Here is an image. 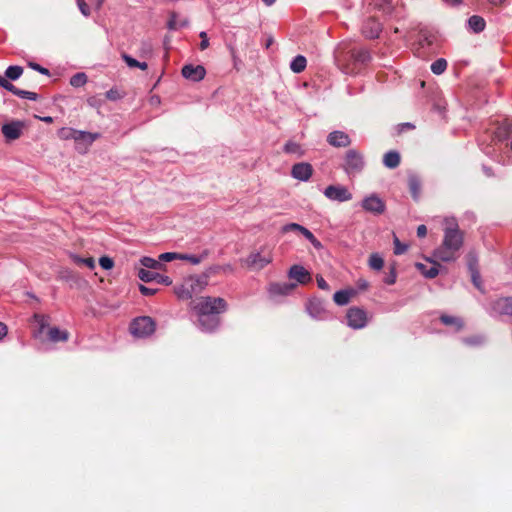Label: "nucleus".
<instances>
[{"label":"nucleus","mask_w":512,"mask_h":512,"mask_svg":"<svg viewBox=\"0 0 512 512\" xmlns=\"http://www.w3.org/2000/svg\"><path fill=\"white\" fill-rule=\"evenodd\" d=\"M362 208L371 214L380 215L385 212L386 204L377 194H370L361 202Z\"/></svg>","instance_id":"6e6552de"},{"label":"nucleus","mask_w":512,"mask_h":512,"mask_svg":"<svg viewBox=\"0 0 512 512\" xmlns=\"http://www.w3.org/2000/svg\"><path fill=\"white\" fill-rule=\"evenodd\" d=\"M0 86H2L3 88L7 89L8 91H10L12 93H14V91L16 89L14 85H12L9 81H7L2 76H0Z\"/></svg>","instance_id":"8fccbe9b"},{"label":"nucleus","mask_w":512,"mask_h":512,"mask_svg":"<svg viewBox=\"0 0 512 512\" xmlns=\"http://www.w3.org/2000/svg\"><path fill=\"white\" fill-rule=\"evenodd\" d=\"M327 141L334 147H348L351 143L350 137L343 131L331 132L327 137Z\"/></svg>","instance_id":"dca6fc26"},{"label":"nucleus","mask_w":512,"mask_h":512,"mask_svg":"<svg viewBox=\"0 0 512 512\" xmlns=\"http://www.w3.org/2000/svg\"><path fill=\"white\" fill-rule=\"evenodd\" d=\"M87 83V75L85 73H77L70 79V84L73 87H82Z\"/></svg>","instance_id":"473e14b6"},{"label":"nucleus","mask_w":512,"mask_h":512,"mask_svg":"<svg viewBox=\"0 0 512 512\" xmlns=\"http://www.w3.org/2000/svg\"><path fill=\"white\" fill-rule=\"evenodd\" d=\"M200 37L202 39L201 43H200V49L205 50L209 46V39H208L207 33L204 31L200 32Z\"/></svg>","instance_id":"3c124183"},{"label":"nucleus","mask_w":512,"mask_h":512,"mask_svg":"<svg viewBox=\"0 0 512 512\" xmlns=\"http://www.w3.org/2000/svg\"><path fill=\"white\" fill-rule=\"evenodd\" d=\"M273 262V253L271 250L261 248L249 253L241 264L249 271H260Z\"/></svg>","instance_id":"7ed1b4c3"},{"label":"nucleus","mask_w":512,"mask_h":512,"mask_svg":"<svg viewBox=\"0 0 512 512\" xmlns=\"http://www.w3.org/2000/svg\"><path fill=\"white\" fill-rule=\"evenodd\" d=\"M444 224L443 243L436 249L434 256L443 262H450L456 259V254L463 245V235L454 218H446Z\"/></svg>","instance_id":"f257e3e1"},{"label":"nucleus","mask_w":512,"mask_h":512,"mask_svg":"<svg viewBox=\"0 0 512 512\" xmlns=\"http://www.w3.org/2000/svg\"><path fill=\"white\" fill-rule=\"evenodd\" d=\"M48 337L52 342H65L69 338V333L66 330H61L58 327H48Z\"/></svg>","instance_id":"aec40b11"},{"label":"nucleus","mask_w":512,"mask_h":512,"mask_svg":"<svg viewBox=\"0 0 512 512\" xmlns=\"http://www.w3.org/2000/svg\"><path fill=\"white\" fill-rule=\"evenodd\" d=\"M63 137L68 139L71 138L77 143L92 144L97 138L98 134H92L90 132L78 131L75 129H64L62 131Z\"/></svg>","instance_id":"9d476101"},{"label":"nucleus","mask_w":512,"mask_h":512,"mask_svg":"<svg viewBox=\"0 0 512 512\" xmlns=\"http://www.w3.org/2000/svg\"><path fill=\"white\" fill-rule=\"evenodd\" d=\"M23 73V68L20 66H9L6 71L5 75L11 80H16L20 78V76Z\"/></svg>","instance_id":"72a5a7b5"},{"label":"nucleus","mask_w":512,"mask_h":512,"mask_svg":"<svg viewBox=\"0 0 512 512\" xmlns=\"http://www.w3.org/2000/svg\"><path fill=\"white\" fill-rule=\"evenodd\" d=\"M441 321L445 325L455 326L457 330H461L464 327L463 321L461 319L453 317V316L443 315V316H441Z\"/></svg>","instance_id":"2f4dec72"},{"label":"nucleus","mask_w":512,"mask_h":512,"mask_svg":"<svg viewBox=\"0 0 512 512\" xmlns=\"http://www.w3.org/2000/svg\"><path fill=\"white\" fill-rule=\"evenodd\" d=\"M175 294L179 299L186 300L193 296V288L189 286L186 279L184 282L175 288Z\"/></svg>","instance_id":"4be33fe9"},{"label":"nucleus","mask_w":512,"mask_h":512,"mask_svg":"<svg viewBox=\"0 0 512 512\" xmlns=\"http://www.w3.org/2000/svg\"><path fill=\"white\" fill-rule=\"evenodd\" d=\"M445 1L451 5H458L461 3V0H445Z\"/></svg>","instance_id":"680f3d73"},{"label":"nucleus","mask_w":512,"mask_h":512,"mask_svg":"<svg viewBox=\"0 0 512 512\" xmlns=\"http://www.w3.org/2000/svg\"><path fill=\"white\" fill-rule=\"evenodd\" d=\"M464 342L468 345H481L483 343V337L482 336H472L467 337L464 339Z\"/></svg>","instance_id":"a18cd8bd"},{"label":"nucleus","mask_w":512,"mask_h":512,"mask_svg":"<svg viewBox=\"0 0 512 512\" xmlns=\"http://www.w3.org/2000/svg\"><path fill=\"white\" fill-rule=\"evenodd\" d=\"M306 58L302 55L296 56L290 64V68L295 73H300L306 68Z\"/></svg>","instance_id":"cd10ccee"},{"label":"nucleus","mask_w":512,"mask_h":512,"mask_svg":"<svg viewBox=\"0 0 512 512\" xmlns=\"http://www.w3.org/2000/svg\"><path fill=\"white\" fill-rule=\"evenodd\" d=\"M138 277L144 282L158 281L165 285H170L172 280L168 276H163L158 273L148 271L144 268L139 269Z\"/></svg>","instance_id":"f3484780"},{"label":"nucleus","mask_w":512,"mask_h":512,"mask_svg":"<svg viewBox=\"0 0 512 512\" xmlns=\"http://www.w3.org/2000/svg\"><path fill=\"white\" fill-rule=\"evenodd\" d=\"M44 121H46V122H51V121H52V118H51V117H46V118H44Z\"/></svg>","instance_id":"338daca9"},{"label":"nucleus","mask_w":512,"mask_h":512,"mask_svg":"<svg viewBox=\"0 0 512 512\" xmlns=\"http://www.w3.org/2000/svg\"><path fill=\"white\" fill-rule=\"evenodd\" d=\"M122 59L125 61L129 68H139L141 70H146L148 68L146 62H140L128 54H122Z\"/></svg>","instance_id":"bb28decb"},{"label":"nucleus","mask_w":512,"mask_h":512,"mask_svg":"<svg viewBox=\"0 0 512 512\" xmlns=\"http://www.w3.org/2000/svg\"><path fill=\"white\" fill-rule=\"evenodd\" d=\"M182 76L191 82H199L204 79L206 70L202 65H184L181 70Z\"/></svg>","instance_id":"9b49d317"},{"label":"nucleus","mask_w":512,"mask_h":512,"mask_svg":"<svg viewBox=\"0 0 512 512\" xmlns=\"http://www.w3.org/2000/svg\"><path fill=\"white\" fill-rule=\"evenodd\" d=\"M69 258L73 263H75L78 266H85L90 270H94L96 267L95 260L93 257L83 258L78 254L70 253Z\"/></svg>","instance_id":"412c9836"},{"label":"nucleus","mask_w":512,"mask_h":512,"mask_svg":"<svg viewBox=\"0 0 512 512\" xmlns=\"http://www.w3.org/2000/svg\"><path fill=\"white\" fill-rule=\"evenodd\" d=\"M295 289V284L287 282L271 283L268 287V292L271 296H286Z\"/></svg>","instance_id":"2eb2a0df"},{"label":"nucleus","mask_w":512,"mask_h":512,"mask_svg":"<svg viewBox=\"0 0 512 512\" xmlns=\"http://www.w3.org/2000/svg\"><path fill=\"white\" fill-rule=\"evenodd\" d=\"M178 260L188 261V262H190V263H191V264H193V265H197V264H199V263H200L201 258H200V257H198V256H195V255H190V254H180V253H179Z\"/></svg>","instance_id":"79ce46f5"},{"label":"nucleus","mask_w":512,"mask_h":512,"mask_svg":"<svg viewBox=\"0 0 512 512\" xmlns=\"http://www.w3.org/2000/svg\"><path fill=\"white\" fill-rule=\"evenodd\" d=\"M284 150L287 153L294 154V155H297V156H302L303 153H304L302 147L298 143L292 142V141L288 142L285 145Z\"/></svg>","instance_id":"f704fd0d"},{"label":"nucleus","mask_w":512,"mask_h":512,"mask_svg":"<svg viewBox=\"0 0 512 512\" xmlns=\"http://www.w3.org/2000/svg\"><path fill=\"white\" fill-rule=\"evenodd\" d=\"M100 266L105 270H111L114 267V261L108 256H102L99 259Z\"/></svg>","instance_id":"a19ab883"},{"label":"nucleus","mask_w":512,"mask_h":512,"mask_svg":"<svg viewBox=\"0 0 512 512\" xmlns=\"http://www.w3.org/2000/svg\"><path fill=\"white\" fill-rule=\"evenodd\" d=\"M364 33L368 38H376L379 36L381 26L374 20H369L364 26Z\"/></svg>","instance_id":"5701e85b"},{"label":"nucleus","mask_w":512,"mask_h":512,"mask_svg":"<svg viewBox=\"0 0 512 512\" xmlns=\"http://www.w3.org/2000/svg\"><path fill=\"white\" fill-rule=\"evenodd\" d=\"M469 26L475 32H480L485 28V21L480 16H472L469 18Z\"/></svg>","instance_id":"c756f323"},{"label":"nucleus","mask_w":512,"mask_h":512,"mask_svg":"<svg viewBox=\"0 0 512 512\" xmlns=\"http://www.w3.org/2000/svg\"><path fill=\"white\" fill-rule=\"evenodd\" d=\"M34 320L39 325L38 333H42L45 328H48V320L49 318L45 315H35Z\"/></svg>","instance_id":"58836bf2"},{"label":"nucleus","mask_w":512,"mask_h":512,"mask_svg":"<svg viewBox=\"0 0 512 512\" xmlns=\"http://www.w3.org/2000/svg\"><path fill=\"white\" fill-rule=\"evenodd\" d=\"M313 168L309 163L301 162L292 167V176L299 181H308L312 176Z\"/></svg>","instance_id":"4468645a"},{"label":"nucleus","mask_w":512,"mask_h":512,"mask_svg":"<svg viewBox=\"0 0 512 512\" xmlns=\"http://www.w3.org/2000/svg\"><path fill=\"white\" fill-rule=\"evenodd\" d=\"M308 310L312 316L316 317L317 315H319L322 312L323 308L319 302H311L309 304Z\"/></svg>","instance_id":"37998d69"},{"label":"nucleus","mask_w":512,"mask_h":512,"mask_svg":"<svg viewBox=\"0 0 512 512\" xmlns=\"http://www.w3.org/2000/svg\"><path fill=\"white\" fill-rule=\"evenodd\" d=\"M384 282L388 285H393L396 282V271L394 267H391L389 274L384 279Z\"/></svg>","instance_id":"09e8293b"},{"label":"nucleus","mask_w":512,"mask_h":512,"mask_svg":"<svg viewBox=\"0 0 512 512\" xmlns=\"http://www.w3.org/2000/svg\"><path fill=\"white\" fill-rule=\"evenodd\" d=\"M354 294L352 290H340L334 294L333 299L337 305L343 306L349 303Z\"/></svg>","instance_id":"b1692460"},{"label":"nucleus","mask_w":512,"mask_h":512,"mask_svg":"<svg viewBox=\"0 0 512 512\" xmlns=\"http://www.w3.org/2000/svg\"><path fill=\"white\" fill-rule=\"evenodd\" d=\"M288 278L295 284V288L299 285H306L312 281L311 273L302 265H292L288 270Z\"/></svg>","instance_id":"0eeeda50"},{"label":"nucleus","mask_w":512,"mask_h":512,"mask_svg":"<svg viewBox=\"0 0 512 512\" xmlns=\"http://www.w3.org/2000/svg\"><path fill=\"white\" fill-rule=\"evenodd\" d=\"M493 310L498 315L512 316V298L496 301L493 305Z\"/></svg>","instance_id":"6ab92c4d"},{"label":"nucleus","mask_w":512,"mask_h":512,"mask_svg":"<svg viewBox=\"0 0 512 512\" xmlns=\"http://www.w3.org/2000/svg\"><path fill=\"white\" fill-rule=\"evenodd\" d=\"M276 0H263V2L267 5V6H270L272 4L275 3Z\"/></svg>","instance_id":"0e129e2a"},{"label":"nucleus","mask_w":512,"mask_h":512,"mask_svg":"<svg viewBox=\"0 0 512 512\" xmlns=\"http://www.w3.org/2000/svg\"><path fill=\"white\" fill-rule=\"evenodd\" d=\"M416 268L427 278H434L439 273V264L432 260L416 263Z\"/></svg>","instance_id":"a211bd4d"},{"label":"nucleus","mask_w":512,"mask_h":512,"mask_svg":"<svg viewBox=\"0 0 512 512\" xmlns=\"http://www.w3.org/2000/svg\"><path fill=\"white\" fill-rule=\"evenodd\" d=\"M324 195L329 200L346 202L352 199L351 192L342 185H329L324 190Z\"/></svg>","instance_id":"1a4fd4ad"},{"label":"nucleus","mask_w":512,"mask_h":512,"mask_svg":"<svg viewBox=\"0 0 512 512\" xmlns=\"http://www.w3.org/2000/svg\"><path fill=\"white\" fill-rule=\"evenodd\" d=\"M346 319L349 327L362 329L368 323L367 312L360 307H351L347 310Z\"/></svg>","instance_id":"423d86ee"},{"label":"nucleus","mask_w":512,"mask_h":512,"mask_svg":"<svg viewBox=\"0 0 512 512\" xmlns=\"http://www.w3.org/2000/svg\"><path fill=\"white\" fill-rule=\"evenodd\" d=\"M140 263L143 267L155 270H163L165 266L158 260H155L150 257H143L140 260Z\"/></svg>","instance_id":"c85d7f7f"},{"label":"nucleus","mask_w":512,"mask_h":512,"mask_svg":"<svg viewBox=\"0 0 512 512\" xmlns=\"http://www.w3.org/2000/svg\"><path fill=\"white\" fill-rule=\"evenodd\" d=\"M417 235L420 237V238H423L427 235V228L425 225H420L418 226L417 228Z\"/></svg>","instance_id":"13d9d810"},{"label":"nucleus","mask_w":512,"mask_h":512,"mask_svg":"<svg viewBox=\"0 0 512 512\" xmlns=\"http://www.w3.org/2000/svg\"><path fill=\"white\" fill-rule=\"evenodd\" d=\"M150 103L152 105H159L160 104V98L158 96L154 95V96H152L150 98Z\"/></svg>","instance_id":"052dcab7"},{"label":"nucleus","mask_w":512,"mask_h":512,"mask_svg":"<svg viewBox=\"0 0 512 512\" xmlns=\"http://www.w3.org/2000/svg\"><path fill=\"white\" fill-rule=\"evenodd\" d=\"M494 5L502 4L505 0H489Z\"/></svg>","instance_id":"e2e57ef3"},{"label":"nucleus","mask_w":512,"mask_h":512,"mask_svg":"<svg viewBox=\"0 0 512 512\" xmlns=\"http://www.w3.org/2000/svg\"><path fill=\"white\" fill-rule=\"evenodd\" d=\"M139 289H140L141 293L145 296L153 295L156 292V290L148 288L144 285H140Z\"/></svg>","instance_id":"4d7b16f0"},{"label":"nucleus","mask_w":512,"mask_h":512,"mask_svg":"<svg viewBox=\"0 0 512 512\" xmlns=\"http://www.w3.org/2000/svg\"><path fill=\"white\" fill-rule=\"evenodd\" d=\"M316 280H317V284H318V287L322 290H330V287L328 285V283L324 280V278L320 275H318L316 277Z\"/></svg>","instance_id":"864d4df0"},{"label":"nucleus","mask_w":512,"mask_h":512,"mask_svg":"<svg viewBox=\"0 0 512 512\" xmlns=\"http://www.w3.org/2000/svg\"><path fill=\"white\" fill-rule=\"evenodd\" d=\"M7 335V326L0 322V340H2Z\"/></svg>","instance_id":"bf43d9fd"},{"label":"nucleus","mask_w":512,"mask_h":512,"mask_svg":"<svg viewBox=\"0 0 512 512\" xmlns=\"http://www.w3.org/2000/svg\"><path fill=\"white\" fill-rule=\"evenodd\" d=\"M186 281L193 288V294L203 291L207 286L206 280L199 277H189Z\"/></svg>","instance_id":"393cba45"},{"label":"nucleus","mask_w":512,"mask_h":512,"mask_svg":"<svg viewBox=\"0 0 512 512\" xmlns=\"http://www.w3.org/2000/svg\"><path fill=\"white\" fill-rule=\"evenodd\" d=\"M384 164L388 168H395L400 163V155L396 151H390L384 155Z\"/></svg>","instance_id":"a878e982"},{"label":"nucleus","mask_w":512,"mask_h":512,"mask_svg":"<svg viewBox=\"0 0 512 512\" xmlns=\"http://www.w3.org/2000/svg\"><path fill=\"white\" fill-rule=\"evenodd\" d=\"M59 277L65 281H74L77 276L69 269L63 268L59 272Z\"/></svg>","instance_id":"ea45409f"},{"label":"nucleus","mask_w":512,"mask_h":512,"mask_svg":"<svg viewBox=\"0 0 512 512\" xmlns=\"http://www.w3.org/2000/svg\"><path fill=\"white\" fill-rule=\"evenodd\" d=\"M14 94L22 97V98H27V99H30V100H35L36 99V94L33 93V92H29V91H23V90H19V89H15L14 91Z\"/></svg>","instance_id":"49530a36"},{"label":"nucleus","mask_w":512,"mask_h":512,"mask_svg":"<svg viewBox=\"0 0 512 512\" xmlns=\"http://www.w3.org/2000/svg\"><path fill=\"white\" fill-rule=\"evenodd\" d=\"M410 190L415 199H418L421 189V184L417 178H410L409 180Z\"/></svg>","instance_id":"4c0bfd02"},{"label":"nucleus","mask_w":512,"mask_h":512,"mask_svg":"<svg viewBox=\"0 0 512 512\" xmlns=\"http://www.w3.org/2000/svg\"><path fill=\"white\" fill-rule=\"evenodd\" d=\"M29 66H30L32 69H34V70H36V71H38V72H40V73H42V74H44V75H49V71H48L46 68L41 67V66H40V65H38L37 63L30 62V63H29Z\"/></svg>","instance_id":"5fc2aeb1"},{"label":"nucleus","mask_w":512,"mask_h":512,"mask_svg":"<svg viewBox=\"0 0 512 512\" xmlns=\"http://www.w3.org/2000/svg\"><path fill=\"white\" fill-rule=\"evenodd\" d=\"M227 309L228 303L222 297L202 296L196 299L192 305V310L198 315L201 326L206 330L217 328L219 321L216 319L205 321L203 317L222 314Z\"/></svg>","instance_id":"f03ea898"},{"label":"nucleus","mask_w":512,"mask_h":512,"mask_svg":"<svg viewBox=\"0 0 512 512\" xmlns=\"http://www.w3.org/2000/svg\"><path fill=\"white\" fill-rule=\"evenodd\" d=\"M403 127L411 128V127H413V126L407 123V124H404V125H403Z\"/></svg>","instance_id":"774afa93"},{"label":"nucleus","mask_w":512,"mask_h":512,"mask_svg":"<svg viewBox=\"0 0 512 512\" xmlns=\"http://www.w3.org/2000/svg\"><path fill=\"white\" fill-rule=\"evenodd\" d=\"M155 329V322L148 316L135 318L130 324V332L136 338L149 337L155 332Z\"/></svg>","instance_id":"20e7f679"},{"label":"nucleus","mask_w":512,"mask_h":512,"mask_svg":"<svg viewBox=\"0 0 512 512\" xmlns=\"http://www.w3.org/2000/svg\"><path fill=\"white\" fill-rule=\"evenodd\" d=\"M24 127V122L12 121L2 126V133L7 140H16L22 135Z\"/></svg>","instance_id":"f8f14e48"},{"label":"nucleus","mask_w":512,"mask_h":512,"mask_svg":"<svg viewBox=\"0 0 512 512\" xmlns=\"http://www.w3.org/2000/svg\"><path fill=\"white\" fill-rule=\"evenodd\" d=\"M446 67H447L446 60L443 58H440V59L436 60L434 63H432L431 70L434 74L440 75L446 70Z\"/></svg>","instance_id":"c9c22d12"},{"label":"nucleus","mask_w":512,"mask_h":512,"mask_svg":"<svg viewBox=\"0 0 512 512\" xmlns=\"http://www.w3.org/2000/svg\"><path fill=\"white\" fill-rule=\"evenodd\" d=\"M365 161L363 155L355 149L346 152L343 169L348 175H355L362 171Z\"/></svg>","instance_id":"39448f33"},{"label":"nucleus","mask_w":512,"mask_h":512,"mask_svg":"<svg viewBox=\"0 0 512 512\" xmlns=\"http://www.w3.org/2000/svg\"><path fill=\"white\" fill-rule=\"evenodd\" d=\"M283 232L297 231L298 234H302L315 248H320V242L314 237V235L305 227L297 223H289L282 228Z\"/></svg>","instance_id":"ddd939ff"},{"label":"nucleus","mask_w":512,"mask_h":512,"mask_svg":"<svg viewBox=\"0 0 512 512\" xmlns=\"http://www.w3.org/2000/svg\"><path fill=\"white\" fill-rule=\"evenodd\" d=\"M77 2H78V7H79L80 11L82 12V14L84 16H88L90 14V10H89L88 5L85 3V1L77 0Z\"/></svg>","instance_id":"603ef678"},{"label":"nucleus","mask_w":512,"mask_h":512,"mask_svg":"<svg viewBox=\"0 0 512 512\" xmlns=\"http://www.w3.org/2000/svg\"><path fill=\"white\" fill-rule=\"evenodd\" d=\"M395 254H402L407 250V245L401 244L398 238H394Z\"/></svg>","instance_id":"de8ad7c7"},{"label":"nucleus","mask_w":512,"mask_h":512,"mask_svg":"<svg viewBox=\"0 0 512 512\" xmlns=\"http://www.w3.org/2000/svg\"><path fill=\"white\" fill-rule=\"evenodd\" d=\"M124 93L116 87L111 88L106 92V98L110 101H118L122 99Z\"/></svg>","instance_id":"e433bc0d"},{"label":"nucleus","mask_w":512,"mask_h":512,"mask_svg":"<svg viewBox=\"0 0 512 512\" xmlns=\"http://www.w3.org/2000/svg\"><path fill=\"white\" fill-rule=\"evenodd\" d=\"M169 28L174 29V20H171L169 23Z\"/></svg>","instance_id":"69168bd1"},{"label":"nucleus","mask_w":512,"mask_h":512,"mask_svg":"<svg viewBox=\"0 0 512 512\" xmlns=\"http://www.w3.org/2000/svg\"><path fill=\"white\" fill-rule=\"evenodd\" d=\"M355 58L358 61L365 62L370 59V54L368 51H360Z\"/></svg>","instance_id":"6e6d98bb"},{"label":"nucleus","mask_w":512,"mask_h":512,"mask_svg":"<svg viewBox=\"0 0 512 512\" xmlns=\"http://www.w3.org/2000/svg\"><path fill=\"white\" fill-rule=\"evenodd\" d=\"M178 257H179V253H176V252H166V253H163L159 256V260L161 261H165V262H170V261H173V260H178Z\"/></svg>","instance_id":"c03bdc74"},{"label":"nucleus","mask_w":512,"mask_h":512,"mask_svg":"<svg viewBox=\"0 0 512 512\" xmlns=\"http://www.w3.org/2000/svg\"><path fill=\"white\" fill-rule=\"evenodd\" d=\"M368 263L370 268L377 271L381 270L384 266V260L378 253L371 254Z\"/></svg>","instance_id":"7c9ffc66"}]
</instances>
